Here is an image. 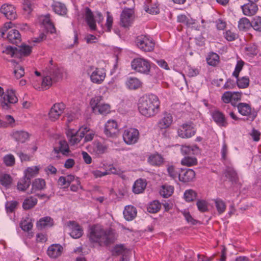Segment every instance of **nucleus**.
<instances>
[{
  "label": "nucleus",
  "mask_w": 261,
  "mask_h": 261,
  "mask_svg": "<svg viewBox=\"0 0 261 261\" xmlns=\"http://www.w3.org/2000/svg\"><path fill=\"white\" fill-rule=\"evenodd\" d=\"M105 134L108 137H112L118 132V127L117 122L114 120H108L105 124Z\"/></svg>",
  "instance_id": "nucleus-17"
},
{
  "label": "nucleus",
  "mask_w": 261,
  "mask_h": 261,
  "mask_svg": "<svg viewBox=\"0 0 261 261\" xmlns=\"http://www.w3.org/2000/svg\"><path fill=\"white\" fill-rule=\"evenodd\" d=\"M133 9L125 8L122 11L120 16V22L123 27H128L132 22L134 18Z\"/></svg>",
  "instance_id": "nucleus-14"
},
{
  "label": "nucleus",
  "mask_w": 261,
  "mask_h": 261,
  "mask_svg": "<svg viewBox=\"0 0 261 261\" xmlns=\"http://www.w3.org/2000/svg\"><path fill=\"white\" fill-rule=\"evenodd\" d=\"M127 87L130 90H136L142 87V83L137 77H129L126 81Z\"/></svg>",
  "instance_id": "nucleus-25"
},
{
  "label": "nucleus",
  "mask_w": 261,
  "mask_h": 261,
  "mask_svg": "<svg viewBox=\"0 0 261 261\" xmlns=\"http://www.w3.org/2000/svg\"><path fill=\"white\" fill-rule=\"evenodd\" d=\"M146 186V183L142 179L137 180L133 186V191L135 194L142 193Z\"/></svg>",
  "instance_id": "nucleus-31"
},
{
  "label": "nucleus",
  "mask_w": 261,
  "mask_h": 261,
  "mask_svg": "<svg viewBox=\"0 0 261 261\" xmlns=\"http://www.w3.org/2000/svg\"><path fill=\"white\" fill-rule=\"evenodd\" d=\"M15 123V120L11 115H6L5 120H0V127H7L9 126H12Z\"/></svg>",
  "instance_id": "nucleus-48"
},
{
  "label": "nucleus",
  "mask_w": 261,
  "mask_h": 261,
  "mask_svg": "<svg viewBox=\"0 0 261 261\" xmlns=\"http://www.w3.org/2000/svg\"><path fill=\"white\" fill-rule=\"evenodd\" d=\"M181 152L185 154H196L199 153V147L196 146H182L181 148Z\"/></svg>",
  "instance_id": "nucleus-41"
},
{
  "label": "nucleus",
  "mask_w": 261,
  "mask_h": 261,
  "mask_svg": "<svg viewBox=\"0 0 261 261\" xmlns=\"http://www.w3.org/2000/svg\"><path fill=\"white\" fill-rule=\"evenodd\" d=\"M106 76V70L103 68H95L90 74L91 81L95 84H101Z\"/></svg>",
  "instance_id": "nucleus-11"
},
{
  "label": "nucleus",
  "mask_w": 261,
  "mask_h": 261,
  "mask_svg": "<svg viewBox=\"0 0 261 261\" xmlns=\"http://www.w3.org/2000/svg\"><path fill=\"white\" fill-rule=\"evenodd\" d=\"M225 175L232 182H237L238 180L237 173L231 167H227Z\"/></svg>",
  "instance_id": "nucleus-36"
},
{
  "label": "nucleus",
  "mask_w": 261,
  "mask_h": 261,
  "mask_svg": "<svg viewBox=\"0 0 261 261\" xmlns=\"http://www.w3.org/2000/svg\"><path fill=\"white\" fill-rule=\"evenodd\" d=\"M237 79V85L239 88H245L248 86L249 83V79L248 77L243 76L240 79H239V77Z\"/></svg>",
  "instance_id": "nucleus-59"
},
{
  "label": "nucleus",
  "mask_w": 261,
  "mask_h": 261,
  "mask_svg": "<svg viewBox=\"0 0 261 261\" xmlns=\"http://www.w3.org/2000/svg\"><path fill=\"white\" fill-rule=\"evenodd\" d=\"M89 241L100 246H108L114 243L116 239L114 231L112 229H105L99 225L91 226L88 234Z\"/></svg>",
  "instance_id": "nucleus-1"
},
{
  "label": "nucleus",
  "mask_w": 261,
  "mask_h": 261,
  "mask_svg": "<svg viewBox=\"0 0 261 261\" xmlns=\"http://www.w3.org/2000/svg\"><path fill=\"white\" fill-rule=\"evenodd\" d=\"M54 225L53 219L48 216L41 218L37 223V227L40 229L46 227H51Z\"/></svg>",
  "instance_id": "nucleus-29"
},
{
  "label": "nucleus",
  "mask_w": 261,
  "mask_h": 261,
  "mask_svg": "<svg viewBox=\"0 0 261 261\" xmlns=\"http://www.w3.org/2000/svg\"><path fill=\"white\" fill-rule=\"evenodd\" d=\"M174 191V187L170 185H165L162 186L160 190V194L164 198L170 197Z\"/></svg>",
  "instance_id": "nucleus-43"
},
{
  "label": "nucleus",
  "mask_w": 261,
  "mask_h": 261,
  "mask_svg": "<svg viewBox=\"0 0 261 261\" xmlns=\"http://www.w3.org/2000/svg\"><path fill=\"white\" fill-rule=\"evenodd\" d=\"M138 47L145 52L151 51L154 48L155 43L153 39L147 35H140L136 40Z\"/></svg>",
  "instance_id": "nucleus-6"
},
{
  "label": "nucleus",
  "mask_w": 261,
  "mask_h": 261,
  "mask_svg": "<svg viewBox=\"0 0 261 261\" xmlns=\"http://www.w3.org/2000/svg\"><path fill=\"white\" fill-rule=\"evenodd\" d=\"M144 8L146 12L151 14H157L160 11L157 3L152 0H145Z\"/></svg>",
  "instance_id": "nucleus-21"
},
{
  "label": "nucleus",
  "mask_w": 261,
  "mask_h": 261,
  "mask_svg": "<svg viewBox=\"0 0 261 261\" xmlns=\"http://www.w3.org/2000/svg\"><path fill=\"white\" fill-rule=\"evenodd\" d=\"M93 112L96 114L106 115L111 112L110 106L108 104L103 103L94 109Z\"/></svg>",
  "instance_id": "nucleus-38"
},
{
  "label": "nucleus",
  "mask_w": 261,
  "mask_h": 261,
  "mask_svg": "<svg viewBox=\"0 0 261 261\" xmlns=\"http://www.w3.org/2000/svg\"><path fill=\"white\" fill-rule=\"evenodd\" d=\"M238 112L243 116H248L247 120L253 121L257 116V112L252 109L250 106L246 103L241 102L237 105Z\"/></svg>",
  "instance_id": "nucleus-8"
},
{
  "label": "nucleus",
  "mask_w": 261,
  "mask_h": 261,
  "mask_svg": "<svg viewBox=\"0 0 261 261\" xmlns=\"http://www.w3.org/2000/svg\"><path fill=\"white\" fill-rule=\"evenodd\" d=\"M45 72L46 76L43 79L41 86L42 88L46 90L48 89L53 83L62 79L63 69L54 63L53 60H50L48 65L46 67Z\"/></svg>",
  "instance_id": "nucleus-3"
},
{
  "label": "nucleus",
  "mask_w": 261,
  "mask_h": 261,
  "mask_svg": "<svg viewBox=\"0 0 261 261\" xmlns=\"http://www.w3.org/2000/svg\"><path fill=\"white\" fill-rule=\"evenodd\" d=\"M67 138L71 145H75L80 142L85 136L83 129H79L78 131L73 129H69L66 132Z\"/></svg>",
  "instance_id": "nucleus-12"
},
{
  "label": "nucleus",
  "mask_w": 261,
  "mask_h": 261,
  "mask_svg": "<svg viewBox=\"0 0 261 261\" xmlns=\"http://www.w3.org/2000/svg\"><path fill=\"white\" fill-rule=\"evenodd\" d=\"M13 138L17 141L24 143L29 138V134L24 131H15L12 134Z\"/></svg>",
  "instance_id": "nucleus-32"
},
{
  "label": "nucleus",
  "mask_w": 261,
  "mask_h": 261,
  "mask_svg": "<svg viewBox=\"0 0 261 261\" xmlns=\"http://www.w3.org/2000/svg\"><path fill=\"white\" fill-rule=\"evenodd\" d=\"M65 106L63 103H56L54 104L48 113L49 119L52 121H55L59 119L63 113Z\"/></svg>",
  "instance_id": "nucleus-10"
},
{
  "label": "nucleus",
  "mask_w": 261,
  "mask_h": 261,
  "mask_svg": "<svg viewBox=\"0 0 261 261\" xmlns=\"http://www.w3.org/2000/svg\"><path fill=\"white\" fill-rule=\"evenodd\" d=\"M196 205L198 210L202 213L208 211V204L204 200H198L196 202Z\"/></svg>",
  "instance_id": "nucleus-58"
},
{
  "label": "nucleus",
  "mask_w": 261,
  "mask_h": 261,
  "mask_svg": "<svg viewBox=\"0 0 261 261\" xmlns=\"http://www.w3.org/2000/svg\"><path fill=\"white\" fill-rule=\"evenodd\" d=\"M244 65V62L242 60H239L237 62V65L235 67L234 71H233L232 75L236 78H238L239 73L242 70Z\"/></svg>",
  "instance_id": "nucleus-61"
},
{
  "label": "nucleus",
  "mask_w": 261,
  "mask_h": 261,
  "mask_svg": "<svg viewBox=\"0 0 261 261\" xmlns=\"http://www.w3.org/2000/svg\"><path fill=\"white\" fill-rule=\"evenodd\" d=\"M215 205L219 215L223 213L226 209V204L225 202L220 199L215 200Z\"/></svg>",
  "instance_id": "nucleus-52"
},
{
  "label": "nucleus",
  "mask_w": 261,
  "mask_h": 261,
  "mask_svg": "<svg viewBox=\"0 0 261 261\" xmlns=\"http://www.w3.org/2000/svg\"><path fill=\"white\" fill-rule=\"evenodd\" d=\"M40 168L39 166L27 168L24 171V177L31 180L32 178L38 174Z\"/></svg>",
  "instance_id": "nucleus-35"
},
{
  "label": "nucleus",
  "mask_w": 261,
  "mask_h": 261,
  "mask_svg": "<svg viewBox=\"0 0 261 261\" xmlns=\"http://www.w3.org/2000/svg\"><path fill=\"white\" fill-rule=\"evenodd\" d=\"M80 129H83V131H84V142L90 141L93 139L94 136L95 135V133L93 130H90L87 126H82Z\"/></svg>",
  "instance_id": "nucleus-49"
},
{
  "label": "nucleus",
  "mask_w": 261,
  "mask_h": 261,
  "mask_svg": "<svg viewBox=\"0 0 261 261\" xmlns=\"http://www.w3.org/2000/svg\"><path fill=\"white\" fill-rule=\"evenodd\" d=\"M206 61L209 65L216 66L220 62L219 56L215 53H210L206 58Z\"/></svg>",
  "instance_id": "nucleus-37"
},
{
  "label": "nucleus",
  "mask_w": 261,
  "mask_h": 261,
  "mask_svg": "<svg viewBox=\"0 0 261 261\" xmlns=\"http://www.w3.org/2000/svg\"><path fill=\"white\" fill-rule=\"evenodd\" d=\"M172 122L173 117L171 114L166 112L158 122L157 126L161 129H166L170 126Z\"/></svg>",
  "instance_id": "nucleus-19"
},
{
  "label": "nucleus",
  "mask_w": 261,
  "mask_h": 261,
  "mask_svg": "<svg viewBox=\"0 0 261 261\" xmlns=\"http://www.w3.org/2000/svg\"><path fill=\"white\" fill-rule=\"evenodd\" d=\"M196 193L193 190H188L185 192L184 198L188 202H191L196 199Z\"/></svg>",
  "instance_id": "nucleus-54"
},
{
  "label": "nucleus",
  "mask_w": 261,
  "mask_h": 261,
  "mask_svg": "<svg viewBox=\"0 0 261 261\" xmlns=\"http://www.w3.org/2000/svg\"><path fill=\"white\" fill-rule=\"evenodd\" d=\"M7 38L9 41L13 44H18L21 41V36L18 31L12 29L9 31Z\"/></svg>",
  "instance_id": "nucleus-24"
},
{
  "label": "nucleus",
  "mask_w": 261,
  "mask_h": 261,
  "mask_svg": "<svg viewBox=\"0 0 261 261\" xmlns=\"http://www.w3.org/2000/svg\"><path fill=\"white\" fill-rule=\"evenodd\" d=\"M250 28H251V21L248 18L243 17L239 21L238 28L240 31H247Z\"/></svg>",
  "instance_id": "nucleus-40"
},
{
  "label": "nucleus",
  "mask_w": 261,
  "mask_h": 261,
  "mask_svg": "<svg viewBox=\"0 0 261 261\" xmlns=\"http://www.w3.org/2000/svg\"><path fill=\"white\" fill-rule=\"evenodd\" d=\"M161 208V204L158 201L154 200L151 202L147 207V211L150 213H155Z\"/></svg>",
  "instance_id": "nucleus-51"
},
{
  "label": "nucleus",
  "mask_w": 261,
  "mask_h": 261,
  "mask_svg": "<svg viewBox=\"0 0 261 261\" xmlns=\"http://www.w3.org/2000/svg\"><path fill=\"white\" fill-rule=\"evenodd\" d=\"M180 170L181 168H176L173 165L169 166L167 169L169 175L174 179H176L177 177L179 178Z\"/></svg>",
  "instance_id": "nucleus-46"
},
{
  "label": "nucleus",
  "mask_w": 261,
  "mask_h": 261,
  "mask_svg": "<svg viewBox=\"0 0 261 261\" xmlns=\"http://www.w3.org/2000/svg\"><path fill=\"white\" fill-rule=\"evenodd\" d=\"M195 176L193 170L188 168H181L179 174V180L183 182H188L192 181Z\"/></svg>",
  "instance_id": "nucleus-16"
},
{
  "label": "nucleus",
  "mask_w": 261,
  "mask_h": 261,
  "mask_svg": "<svg viewBox=\"0 0 261 261\" xmlns=\"http://www.w3.org/2000/svg\"><path fill=\"white\" fill-rule=\"evenodd\" d=\"M251 28L258 32H261V17L255 16L251 21Z\"/></svg>",
  "instance_id": "nucleus-47"
},
{
  "label": "nucleus",
  "mask_w": 261,
  "mask_h": 261,
  "mask_svg": "<svg viewBox=\"0 0 261 261\" xmlns=\"http://www.w3.org/2000/svg\"><path fill=\"white\" fill-rule=\"evenodd\" d=\"M13 179L10 174L2 173L0 174V184L6 188H9L12 182Z\"/></svg>",
  "instance_id": "nucleus-39"
},
{
  "label": "nucleus",
  "mask_w": 261,
  "mask_h": 261,
  "mask_svg": "<svg viewBox=\"0 0 261 261\" xmlns=\"http://www.w3.org/2000/svg\"><path fill=\"white\" fill-rule=\"evenodd\" d=\"M177 21L179 22L183 23L187 26L195 23V20L192 18L187 17L185 15H179L177 16Z\"/></svg>",
  "instance_id": "nucleus-50"
},
{
  "label": "nucleus",
  "mask_w": 261,
  "mask_h": 261,
  "mask_svg": "<svg viewBox=\"0 0 261 261\" xmlns=\"http://www.w3.org/2000/svg\"><path fill=\"white\" fill-rule=\"evenodd\" d=\"M101 96H96L91 100L90 105L93 111L94 110V109H95L96 107H98V106L101 105L102 104L101 102Z\"/></svg>",
  "instance_id": "nucleus-62"
},
{
  "label": "nucleus",
  "mask_w": 261,
  "mask_h": 261,
  "mask_svg": "<svg viewBox=\"0 0 261 261\" xmlns=\"http://www.w3.org/2000/svg\"><path fill=\"white\" fill-rule=\"evenodd\" d=\"M245 50L246 54L249 56H255L257 54V46L255 44L248 45Z\"/></svg>",
  "instance_id": "nucleus-53"
},
{
  "label": "nucleus",
  "mask_w": 261,
  "mask_h": 261,
  "mask_svg": "<svg viewBox=\"0 0 261 261\" xmlns=\"http://www.w3.org/2000/svg\"><path fill=\"white\" fill-rule=\"evenodd\" d=\"M139 137V131L134 128H130L125 129L123 134V138L124 141L129 145L134 144L136 143Z\"/></svg>",
  "instance_id": "nucleus-9"
},
{
  "label": "nucleus",
  "mask_w": 261,
  "mask_h": 261,
  "mask_svg": "<svg viewBox=\"0 0 261 261\" xmlns=\"http://www.w3.org/2000/svg\"><path fill=\"white\" fill-rule=\"evenodd\" d=\"M24 70L23 67L17 65L14 67V74L15 77L19 79L24 75Z\"/></svg>",
  "instance_id": "nucleus-60"
},
{
  "label": "nucleus",
  "mask_w": 261,
  "mask_h": 261,
  "mask_svg": "<svg viewBox=\"0 0 261 261\" xmlns=\"http://www.w3.org/2000/svg\"><path fill=\"white\" fill-rule=\"evenodd\" d=\"M86 21L91 30L96 29V23L94 18L93 14L91 10L86 7L85 9Z\"/></svg>",
  "instance_id": "nucleus-26"
},
{
  "label": "nucleus",
  "mask_w": 261,
  "mask_h": 261,
  "mask_svg": "<svg viewBox=\"0 0 261 261\" xmlns=\"http://www.w3.org/2000/svg\"><path fill=\"white\" fill-rule=\"evenodd\" d=\"M45 186V181L44 179L41 178L36 179L32 183L33 188L38 190L44 189Z\"/></svg>",
  "instance_id": "nucleus-55"
},
{
  "label": "nucleus",
  "mask_w": 261,
  "mask_h": 261,
  "mask_svg": "<svg viewBox=\"0 0 261 261\" xmlns=\"http://www.w3.org/2000/svg\"><path fill=\"white\" fill-rule=\"evenodd\" d=\"M243 13L246 16H252L256 14L258 10L256 4L248 3L241 6Z\"/></svg>",
  "instance_id": "nucleus-23"
},
{
  "label": "nucleus",
  "mask_w": 261,
  "mask_h": 261,
  "mask_svg": "<svg viewBox=\"0 0 261 261\" xmlns=\"http://www.w3.org/2000/svg\"><path fill=\"white\" fill-rule=\"evenodd\" d=\"M125 250L124 246L122 245H116L112 250V254L114 255H119L120 254H124Z\"/></svg>",
  "instance_id": "nucleus-63"
},
{
  "label": "nucleus",
  "mask_w": 261,
  "mask_h": 261,
  "mask_svg": "<svg viewBox=\"0 0 261 261\" xmlns=\"http://www.w3.org/2000/svg\"><path fill=\"white\" fill-rule=\"evenodd\" d=\"M196 129L191 122L184 123L177 129L178 136L184 139L190 138L195 135Z\"/></svg>",
  "instance_id": "nucleus-7"
},
{
  "label": "nucleus",
  "mask_w": 261,
  "mask_h": 261,
  "mask_svg": "<svg viewBox=\"0 0 261 261\" xmlns=\"http://www.w3.org/2000/svg\"><path fill=\"white\" fill-rule=\"evenodd\" d=\"M108 146L99 141H94L89 147V151L93 154L100 155L106 152Z\"/></svg>",
  "instance_id": "nucleus-15"
},
{
  "label": "nucleus",
  "mask_w": 261,
  "mask_h": 261,
  "mask_svg": "<svg viewBox=\"0 0 261 261\" xmlns=\"http://www.w3.org/2000/svg\"><path fill=\"white\" fill-rule=\"evenodd\" d=\"M212 115L213 120L219 126L226 127L227 125L225 117L222 112L219 111H214Z\"/></svg>",
  "instance_id": "nucleus-22"
},
{
  "label": "nucleus",
  "mask_w": 261,
  "mask_h": 261,
  "mask_svg": "<svg viewBox=\"0 0 261 261\" xmlns=\"http://www.w3.org/2000/svg\"><path fill=\"white\" fill-rule=\"evenodd\" d=\"M131 66L136 72L144 74H149L151 69L150 62L143 58L134 59L132 61Z\"/></svg>",
  "instance_id": "nucleus-5"
},
{
  "label": "nucleus",
  "mask_w": 261,
  "mask_h": 261,
  "mask_svg": "<svg viewBox=\"0 0 261 261\" xmlns=\"http://www.w3.org/2000/svg\"><path fill=\"white\" fill-rule=\"evenodd\" d=\"M123 215L124 218L127 221H131L133 220L137 215L136 208L133 206H126L123 211Z\"/></svg>",
  "instance_id": "nucleus-27"
},
{
  "label": "nucleus",
  "mask_w": 261,
  "mask_h": 261,
  "mask_svg": "<svg viewBox=\"0 0 261 261\" xmlns=\"http://www.w3.org/2000/svg\"><path fill=\"white\" fill-rule=\"evenodd\" d=\"M0 11L8 19L13 20L17 17L16 8L11 4H3L1 7Z\"/></svg>",
  "instance_id": "nucleus-13"
},
{
  "label": "nucleus",
  "mask_w": 261,
  "mask_h": 261,
  "mask_svg": "<svg viewBox=\"0 0 261 261\" xmlns=\"http://www.w3.org/2000/svg\"><path fill=\"white\" fill-rule=\"evenodd\" d=\"M68 226L71 229L70 236L74 239H79L82 236L83 230L82 228L74 221H69Z\"/></svg>",
  "instance_id": "nucleus-18"
},
{
  "label": "nucleus",
  "mask_w": 261,
  "mask_h": 261,
  "mask_svg": "<svg viewBox=\"0 0 261 261\" xmlns=\"http://www.w3.org/2000/svg\"><path fill=\"white\" fill-rule=\"evenodd\" d=\"M21 229L25 231H29L33 227L32 223L28 220H24L20 223Z\"/></svg>",
  "instance_id": "nucleus-64"
},
{
  "label": "nucleus",
  "mask_w": 261,
  "mask_h": 261,
  "mask_svg": "<svg viewBox=\"0 0 261 261\" xmlns=\"http://www.w3.org/2000/svg\"><path fill=\"white\" fill-rule=\"evenodd\" d=\"M37 203V198L31 196L24 199L22 204V207L25 210H30L36 205Z\"/></svg>",
  "instance_id": "nucleus-42"
},
{
  "label": "nucleus",
  "mask_w": 261,
  "mask_h": 261,
  "mask_svg": "<svg viewBox=\"0 0 261 261\" xmlns=\"http://www.w3.org/2000/svg\"><path fill=\"white\" fill-rule=\"evenodd\" d=\"M51 8L55 13L60 15H64L67 13V9L66 6L60 2H54Z\"/></svg>",
  "instance_id": "nucleus-28"
},
{
  "label": "nucleus",
  "mask_w": 261,
  "mask_h": 261,
  "mask_svg": "<svg viewBox=\"0 0 261 261\" xmlns=\"http://www.w3.org/2000/svg\"><path fill=\"white\" fill-rule=\"evenodd\" d=\"M109 174H114L119 175L121 178L124 179L125 178V176L123 175V171H122L120 168H116L113 166H110L108 170H107Z\"/></svg>",
  "instance_id": "nucleus-56"
},
{
  "label": "nucleus",
  "mask_w": 261,
  "mask_h": 261,
  "mask_svg": "<svg viewBox=\"0 0 261 261\" xmlns=\"http://www.w3.org/2000/svg\"><path fill=\"white\" fill-rule=\"evenodd\" d=\"M160 101L154 94H149L141 97L139 100L138 109L140 113L147 117L156 115L159 111Z\"/></svg>",
  "instance_id": "nucleus-2"
},
{
  "label": "nucleus",
  "mask_w": 261,
  "mask_h": 261,
  "mask_svg": "<svg viewBox=\"0 0 261 261\" xmlns=\"http://www.w3.org/2000/svg\"><path fill=\"white\" fill-rule=\"evenodd\" d=\"M3 161L6 166L11 167L15 164V159L13 155L9 154L4 157Z\"/></svg>",
  "instance_id": "nucleus-57"
},
{
  "label": "nucleus",
  "mask_w": 261,
  "mask_h": 261,
  "mask_svg": "<svg viewBox=\"0 0 261 261\" xmlns=\"http://www.w3.org/2000/svg\"><path fill=\"white\" fill-rule=\"evenodd\" d=\"M163 158L158 153L151 154L148 159V163L153 166H160L163 164Z\"/></svg>",
  "instance_id": "nucleus-30"
},
{
  "label": "nucleus",
  "mask_w": 261,
  "mask_h": 261,
  "mask_svg": "<svg viewBox=\"0 0 261 261\" xmlns=\"http://www.w3.org/2000/svg\"><path fill=\"white\" fill-rule=\"evenodd\" d=\"M31 180L24 176L17 183V189L19 191H24L30 186Z\"/></svg>",
  "instance_id": "nucleus-44"
},
{
  "label": "nucleus",
  "mask_w": 261,
  "mask_h": 261,
  "mask_svg": "<svg viewBox=\"0 0 261 261\" xmlns=\"http://www.w3.org/2000/svg\"><path fill=\"white\" fill-rule=\"evenodd\" d=\"M59 146L58 148H55V151L57 153L60 152L63 155H67L70 150L67 142L64 140H62L59 141Z\"/></svg>",
  "instance_id": "nucleus-33"
},
{
  "label": "nucleus",
  "mask_w": 261,
  "mask_h": 261,
  "mask_svg": "<svg viewBox=\"0 0 261 261\" xmlns=\"http://www.w3.org/2000/svg\"><path fill=\"white\" fill-rule=\"evenodd\" d=\"M63 250V248L60 244H53L48 248L47 253L50 257L57 258L62 254Z\"/></svg>",
  "instance_id": "nucleus-20"
},
{
  "label": "nucleus",
  "mask_w": 261,
  "mask_h": 261,
  "mask_svg": "<svg viewBox=\"0 0 261 261\" xmlns=\"http://www.w3.org/2000/svg\"><path fill=\"white\" fill-rule=\"evenodd\" d=\"M181 164L187 166H192L197 165V160L195 157L187 155L182 159Z\"/></svg>",
  "instance_id": "nucleus-45"
},
{
  "label": "nucleus",
  "mask_w": 261,
  "mask_h": 261,
  "mask_svg": "<svg viewBox=\"0 0 261 261\" xmlns=\"http://www.w3.org/2000/svg\"><path fill=\"white\" fill-rule=\"evenodd\" d=\"M0 96H2L0 105L4 110L10 109L12 104L18 102L16 91L13 89H8L4 92L3 88L0 86Z\"/></svg>",
  "instance_id": "nucleus-4"
},
{
  "label": "nucleus",
  "mask_w": 261,
  "mask_h": 261,
  "mask_svg": "<svg viewBox=\"0 0 261 261\" xmlns=\"http://www.w3.org/2000/svg\"><path fill=\"white\" fill-rule=\"evenodd\" d=\"M32 52V48L29 45H21L16 47V53L17 57L28 56Z\"/></svg>",
  "instance_id": "nucleus-34"
}]
</instances>
